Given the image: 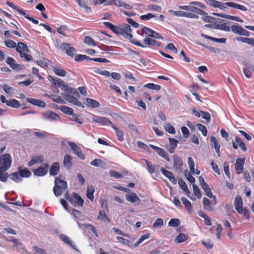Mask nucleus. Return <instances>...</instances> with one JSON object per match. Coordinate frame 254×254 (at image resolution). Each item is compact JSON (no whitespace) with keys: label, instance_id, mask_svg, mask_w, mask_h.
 <instances>
[{"label":"nucleus","instance_id":"obj_1","mask_svg":"<svg viewBox=\"0 0 254 254\" xmlns=\"http://www.w3.org/2000/svg\"><path fill=\"white\" fill-rule=\"evenodd\" d=\"M235 208L237 212L246 217H248L249 212L247 209L243 207V200L240 195H237L234 202Z\"/></svg>","mask_w":254,"mask_h":254},{"label":"nucleus","instance_id":"obj_2","mask_svg":"<svg viewBox=\"0 0 254 254\" xmlns=\"http://www.w3.org/2000/svg\"><path fill=\"white\" fill-rule=\"evenodd\" d=\"M55 184L53 191L55 195L58 196L61 195L66 190L67 183L65 181L56 178L55 180Z\"/></svg>","mask_w":254,"mask_h":254},{"label":"nucleus","instance_id":"obj_3","mask_svg":"<svg viewBox=\"0 0 254 254\" xmlns=\"http://www.w3.org/2000/svg\"><path fill=\"white\" fill-rule=\"evenodd\" d=\"M115 30L116 34L122 35L127 39H131L132 37L130 26L127 24H125L118 27Z\"/></svg>","mask_w":254,"mask_h":254},{"label":"nucleus","instance_id":"obj_4","mask_svg":"<svg viewBox=\"0 0 254 254\" xmlns=\"http://www.w3.org/2000/svg\"><path fill=\"white\" fill-rule=\"evenodd\" d=\"M12 159L9 154H4L0 156V167L4 170H8L11 165Z\"/></svg>","mask_w":254,"mask_h":254},{"label":"nucleus","instance_id":"obj_5","mask_svg":"<svg viewBox=\"0 0 254 254\" xmlns=\"http://www.w3.org/2000/svg\"><path fill=\"white\" fill-rule=\"evenodd\" d=\"M55 46L57 48H60L63 52H65L69 56L73 57L76 52L75 48L71 46L70 44L63 43L60 46L57 43L55 44Z\"/></svg>","mask_w":254,"mask_h":254},{"label":"nucleus","instance_id":"obj_6","mask_svg":"<svg viewBox=\"0 0 254 254\" xmlns=\"http://www.w3.org/2000/svg\"><path fill=\"white\" fill-rule=\"evenodd\" d=\"M42 118L45 120L50 121H58L60 120L59 116L52 111H46L42 113Z\"/></svg>","mask_w":254,"mask_h":254},{"label":"nucleus","instance_id":"obj_7","mask_svg":"<svg viewBox=\"0 0 254 254\" xmlns=\"http://www.w3.org/2000/svg\"><path fill=\"white\" fill-rule=\"evenodd\" d=\"M179 7L181 9L194 12L200 15H205L207 14V12L200 9V8L190 4L188 5L180 6Z\"/></svg>","mask_w":254,"mask_h":254},{"label":"nucleus","instance_id":"obj_8","mask_svg":"<svg viewBox=\"0 0 254 254\" xmlns=\"http://www.w3.org/2000/svg\"><path fill=\"white\" fill-rule=\"evenodd\" d=\"M61 95L68 102L78 107H83L82 103L76 98L70 95V93L64 92L62 93Z\"/></svg>","mask_w":254,"mask_h":254},{"label":"nucleus","instance_id":"obj_9","mask_svg":"<svg viewBox=\"0 0 254 254\" xmlns=\"http://www.w3.org/2000/svg\"><path fill=\"white\" fill-rule=\"evenodd\" d=\"M67 144L79 158L82 160L85 159V156L82 153L81 149L79 146H78L75 143L72 141H68Z\"/></svg>","mask_w":254,"mask_h":254},{"label":"nucleus","instance_id":"obj_10","mask_svg":"<svg viewBox=\"0 0 254 254\" xmlns=\"http://www.w3.org/2000/svg\"><path fill=\"white\" fill-rule=\"evenodd\" d=\"M92 119L94 122L102 124L104 126L111 125L112 127L114 125L110 120L104 117L93 116Z\"/></svg>","mask_w":254,"mask_h":254},{"label":"nucleus","instance_id":"obj_11","mask_svg":"<svg viewBox=\"0 0 254 254\" xmlns=\"http://www.w3.org/2000/svg\"><path fill=\"white\" fill-rule=\"evenodd\" d=\"M206 3L214 8H219L221 10H223L226 8V2L223 3L222 2L217 1L216 0H206Z\"/></svg>","mask_w":254,"mask_h":254},{"label":"nucleus","instance_id":"obj_12","mask_svg":"<svg viewBox=\"0 0 254 254\" xmlns=\"http://www.w3.org/2000/svg\"><path fill=\"white\" fill-rule=\"evenodd\" d=\"M142 33L143 35L146 36H149L156 39L162 38L161 36H160L158 33L146 27H143Z\"/></svg>","mask_w":254,"mask_h":254},{"label":"nucleus","instance_id":"obj_13","mask_svg":"<svg viewBox=\"0 0 254 254\" xmlns=\"http://www.w3.org/2000/svg\"><path fill=\"white\" fill-rule=\"evenodd\" d=\"M48 168V164L47 163H45L41 167L35 169L34 171V174L37 176H43L47 173Z\"/></svg>","mask_w":254,"mask_h":254},{"label":"nucleus","instance_id":"obj_14","mask_svg":"<svg viewBox=\"0 0 254 254\" xmlns=\"http://www.w3.org/2000/svg\"><path fill=\"white\" fill-rule=\"evenodd\" d=\"M150 147L155 150L157 153L167 161H169L170 158L168 154L166 153V152L163 150L162 148L156 146L152 144L149 145Z\"/></svg>","mask_w":254,"mask_h":254},{"label":"nucleus","instance_id":"obj_15","mask_svg":"<svg viewBox=\"0 0 254 254\" xmlns=\"http://www.w3.org/2000/svg\"><path fill=\"white\" fill-rule=\"evenodd\" d=\"M60 170V164L59 162H56L53 163L50 168L49 174L51 176L57 175Z\"/></svg>","mask_w":254,"mask_h":254},{"label":"nucleus","instance_id":"obj_16","mask_svg":"<svg viewBox=\"0 0 254 254\" xmlns=\"http://www.w3.org/2000/svg\"><path fill=\"white\" fill-rule=\"evenodd\" d=\"M125 197L127 201L131 203L139 202L140 201V198L134 192L126 194Z\"/></svg>","mask_w":254,"mask_h":254},{"label":"nucleus","instance_id":"obj_17","mask_svg":"<svg viewBox=\"0 0 254 254\" xmlns=\"http://www.w3.org/2000/svg\"><path fill=\"white\" fill-rule=\"evenodd\" d=\"M245 159L242 158H238L236 160L235 164V169L238 174L242 173L244 169Z\"/></svg>","mask_w":254,"mask_h":254},{"label":"nucleus","instance_id":"obj_18","mask_svg":"<svg viewBox=\"0 0 254 254\" xmlns=\"http://www.w3.org/2000/svg\"><path fill=\"white\" fill-rule=\"evenodd\" d=\"M147 165V170L150 174H152L157 172L159 170V165H152L147 160H144Z\"/></svg>","mask_w":254,"mask_h":254},{"label":"nucleus","instance_id":"obj_19","mask_svg":"<svg viewBox=\"0 0 254 254\" xmlns=\"http://www.w3.org/2000/svg\"><path fill=\"white\" fill-rule=\"evenodd\" d=\"M6 62L10 67L14 70H18L21 68V65L16 64L15 60L11 57H7Z\"/></svg>","mask_w":254,"mask_h":254},{"label":"nucleus","instance_id":"obj_20","mask_svg":"<svg viewBox=\"0 0 254 254\" xmlns=\"http://www.w3.org/2000/svg\"><path fill=\"white\" fill-rule=\"evenodd\" d=\"M169 141L170 146L168 148V150L170 153H173L175 152L179 141L177 139L171 137L169 138Z\"/></svg>","mask_w":254,"mask_h":254},{"label":"nucleus","instance_id":"obj_21","mask_svg":"<svg viewBox=\"0 0 254 254\" xmlns=\"http://www.w3.org/2000/svg\"><path fill=\"white\" fill-rule=\"evenodd\" d=\"M161 171L162 173L165 176L167 177L169 179L170 181L173 184H176L177 183V181L174 176L173 174L171 172L163 168L161 169Z\"/></svg>","mask_w":254,"mask_h":254},{"label":"nucleus","instance_id":"obj_22","mask_svg":"<svg viewBox=\"0 0 254 254\" xmlns=\"http://www.w3.org/2000/svg\"><path fill=\"white\" fill-rule=\"evenodd\" d=\"M27 102L31 103L34 105L40 107H45L46 105V104L43 102V101L36 99L32 98H26Z\"/></svg>","mask_w":254,"mask_h":254},{"label":"nucleus","instance_id":"obj_23","mask_svg":"<svg viewBox=\"0 0 254 254\" xmlns=\"http://www.w3.org/2000/svg\"><path fill=\"white\" fill-rule=\"evenodd\" d=\"M72 158L70 155L65 154L63 161L64 166L66 168H70L72 165Z\"/></svg>","mask_w":254,"mask_h":254},{"label":"nucleus","instance_id":"obj_24","mask_svg":"<svg viewBox=\"0 0 254 254\" xmlns=\"http://www.w3.org/2000/svg\"><path fill=\"white\" fill-rule=\"evenodd\" d=\"M16 51L20 54L24 52H29L28 46L23 43L18 42L16 47Z\"/></svg>","mask_w":254,"mask_h":254},{"label":"nucleus","instance_id":"obj_25","mask_svg":"<svg viewBox=\"0 0 254 254\" xmlns=\"http://www.w3.org/2000/svg\"><path fill=\"white\" fill-rule=\"evenodd\" d=\"M77 224H78V226L79 228H80L81 229H82L83 227L87 228L89 230L91 231L96 236L98 237V234L97 233L96 228H95V227L93 225H92L91 224H79L78 222H77Z\"/></svg>","mask_w":254,"mask_h":254},{"label":"nucleus","instance_id":"obj_26","mask_svg":"<svg viewBox=\"0 0 254 254\" xmlns=\"http://www.w3.org/2000/svg\"><path fill=\"white\" fill-rule=\"evenodd\" d=\"M226 5L228 6L236 8L244 11H246L248 10V8L245 6L233 2H226Z\"/></svg>","mask_w":254,"mask_h":254},{"label":"nucleus","instance_id":"obj_27","mask_svg":"<svg viewBox=\"0 0 254 254\" xmlns=\"http://www.w3.org/2000/svg\"><path fill=\"white\" fill-rule=\"evenodd\" d=\"M189 239V236L183 233H180L175 239V242L177 244L185 242Z\"/></svg>","mask_w":254,"mask_h":254},{"label":"nucleus","instance_id":"obj_28","mask_svg":"<svg viewBox=\"0 0 254 254\" xmlns=\"http://www.w3.org/2000/svg\"><path fill=\"white\" fill-rule=\"evenodd\" d=\"M143 42L144 44L151 47L160 46V44L157 41L150 38H145L143 40Z\"/></svg>","mask_w":254,"mask_h":254},{"label":"nucleus","instance_id":"obj_29","mask_svg":"<svg viewBox=\"0 0 254 254\" xmlns=\"http://www.w3.org/2000/svg\"><path fill=\"white\" fill-rule=\"evenodd\" d=\"M97 219L100 221H104L105 222L109 223L110 222V219L106 215L105 210H100L99 212V214L97 217Z\"/></svg>","mask_w":254,"mask_h":254},{"label":"nucleus","instance_id":"obj_30","mask_svg":"<svg viewBox=\"0 0 254 254\" xmlns=\"http://www.w3.org/2000/svg\"><path fill=\"white\" fill-rule=\"evenodd\" d=\"M203 190H204L206 195L210 198L213 197L214 199V204H215L216 203V197L214 195H213L212 192L209 188L208 185L207 184L206 185H204V186L201 187Z\"/></svg>","mask_w":254,"mask_h":254},{"label":"nucleus","instance_id":"obj_31","mask_svg":"<svg viewBox=\"0 0 254 254\" xmlns=\"http://www.w3.org/2000/svg\"><path fill=\"white\" fill-rule=\"evenodd\" d=\"M60 238L61 240L64 241L66 244L69 245L74 250H77L76 246L72 243L70 241L69 238L65 235H61Z\"/></svg>","mask_w":254,"mask_h":254},{"label":"nucleus","instance_id":"obj_32","mask_svg":"<svg viewBox=\"0 0 254 254\" xmlns=\"http://www.w3.org/2000/svg\"><path fill=\"white\" fill-rule=\"evenodd\" d=\"M43 160V158L42 156H33L31 161L28 163V166L31 167L34 164L42 162Z\"/></svg>","mask_w":254,"mask_h":254},{"label":"nucleus","instance_id":"obj_33","mask_svg":"<svg viewBox=\"0 0 254 254\" xmlns=\"http://www.w3.org/2000/svg\"><path fill=\"white\" fill-rule=\"evenodd\" d=\"M202 203L203 208L209 211L213 210V207L211 205L210 201L208 198L204 197L202 200Z\"/></svg>","mask_w":254,"mask_h":254},{"label":"nucleus","instance_id":"obj_34","mask_svg":"<svg viewBox=\"0 0 254 254\" xmlns=\"http://www.w3.org/2000/svg\"><path fill=\"white\" fill-rule=\"evenodd\" d=\"M86 102L87 105L92 108H98L100 106V104L97 101L91 98H86Z\"/></svg>","mask_w":254,"mask_h":254},{"label":"nucleus","instance_id":"obj_35","mask_svg":"<svg viewBox=\"0 0 254 254\" xmlns=\"http://www.w3.org/2000/svg\"><path fill=\"white\" fill-rule=\"evenodd\" d=\"M94 191L95 190L93 186L88 187L86 192V196L91 201H93L94 200L93 193Z\"/></svg>","mask_w":254,"mask_h":254},{"label":"nucleus","instance_id":"obj_36","mask_svg":"<svg viewBox=\"0 0 254 254\" xmlns=\"http://www.w3.org/2000/svg\"><path fill=\"white\" fill-rule=\"evenodd\" d=\"M6 105L12 108H18L20 107V103L16 99H10L6 102Z\"/></svg>","mask_w":254,"mask_h":254},{"label":"nucleus","instance_id":"obj_37","mask_svg":"<svg viewBox=\"0 0 254 254\" xmlns=\"http://www.w3.org/2000/svg\"><path fill=\"white\" fill-rule=\"evenodd\" d=\"M173 161H174V167L177 169L181 168V167L182 165V161L180 159V158L179 157L176 155H173Z\"/></svg>","mask_w":254,"mask_h":254},{"label":"nucleus","instance_id":"obj_38","mask_svg":"<svg viewBox=\"0 0 254 254\" xmlns=\"http://www.w3.org/2000/svg\"><path fill=\"white\" fill-rule=\"evenodd\" d=\"M53 71L56 75L60 76L63 77L66 74L65 71L57 66H54L53 67Z\"/></svg>","mask_w":254,"mask_h":254},{"label":"nucleus","instance_id":"obj_39","mask_svg":"<svg viewBox=\"0 0 254 254\" xmlns=\"http://www.w3.org/2000/svg\"><path fill=\"white\" fill-rule=\"evenodd\" d=\"M7 170H4V169L0 167V181L2 182H5L7 181L8 176L6 171Z\"/></svg>","mask_w":254,"mask_h":254},{"label":"nucleus","instance_id":"obj_40","mask_svg":"<svg viewBox=\"0 0 254 254\" xmlns=\"http://www.w3.org/2000/svg\"><path fill=\"white\" fill-rule=\"evenodd\" d=\"M48 78L49 79V80H52L54 82V84L59 87L62 86V85H63V84L64 83L63 80L58 77H53L51 75H48Z\"/></svg>","mask_w":254,"mask_h":254},{"label":"nucleus","instance_id":"obj_41","mask_svg":"<svg viewBox=\"0 0 254 254\" xmlns=\"http://www.w3.org/2000/svg\"><path fill=\"white\" fill-rule=\"evenodd\" d=\"M9 176L10 178L15 182L18 183L22 181V178L18 171L15 173L10 174Z\"/></svg>","mask_w":254,"mask_h":254},{"label":"nucleus","instance_id":"obj_42","mask_svg":"<svg viewBox=\"0 0 254 254\" xmlns=\"http://www.w3.org/2000/svg\"><path fill=\"white\" fill-rule=\"evenodd\" d=\"M18 172L20 173L21 178L22 177H29L31 175V173L26 169H21L20 167L18 169Z\"/></svg>","mask_w":254,"mask_h":254},{"label":"nucleus","instance_id":"obj_43","mask_svg":"<svg viewBox=\"0 0 254 254\" xmlns=\"http://www.w3.org/2000/svg\"><path fill=\"white\" fill-rule=\"evenodd\" d=\"M59 109L63 113L68 115H71L73 113V109L66 106H62Z\"/></svg>","mask_w":254,"mask_h":254},{"label":"nucleus","instance_id":"obj_44","mask_svg":"<svg viewBox=\"0 0 254 254\" xmlns=\"http://www.w3.org/2000/svg\"><path fill=\"white\" fill-rule=\"evenodd\" d=\"M179 185L181 188L183 190V191L187 194H189L190 193V191L188 188V186L184 181L182 180H180L179 181Z\"/></svg>","mask_w":254,"mask_h":254},{"label":"nucleus","instance_id":"obj_45","mask_svg":"<svg viewBox=\"0 0 254 254\" xmlns=\"http://www.w3.org/2000/svg\"><path fill=\"white\" fill-rule=\"evenodd\" d=\"M235 140H236V142L239 144V146L243 151L245 152L247 151V148L245 143L239 137L236 136L235 137Z\"/></svg>","mask_w":254,"mask_h":254},{"label":"nucleus","instance_id":"obj_46","mask_svg":"<svg viewBox=\"0 0 254 254\" xmlns=\"http://www.w3.org/2000/svg\"><path fill=\"white\" fill-rule=\"evenodd\" d=\"M6 4L8 6L13 8L14 10H16L19 13L23 15H25L26 13L23 10L19 9L17 6H15L14 4L10 1H6Z\"/></svg>","mask_w":254,"mask_h":254},{"label":"nucleus","instance_id":"obj_47","mask_svg":"<svg viewBox=\"0 0 254 254\" xmlns=\"http://www.w3.org/2000/svg\"><path fill=\"white\" fill-rule=\"evenodd\" d=\"M182 200L187 209L190 212L192 209L190 202L185 197H182Z\"/></svg>","mask_w":254,"mask_h":254},{"label":"nucleus","instance_id":"obj_48","mask_svg":"<svg viewBox=\"0 0 254 254\" xmlns=\"http://www.w3.org/2000/svg\"><path fill=\"white\" fill-rule=\"evenodd\" d=\"M188 165L190 169V172L192 174H194V162L191 157L188 158Z\"/></svg>","mask_w":254,"mask_h":254},{"label":"nucleus","instance_id":"obj_49","mask_svg":"<svg viewBox=\"0 0 254 254\" xmlns=\"http://www.w3.org/2000/svg\"><path fill=\"white\" fill-rule=\"evenodd\" d=\"M144 87L148 88L154 90H159L161 89V86L158 84L150 83L144 85Z\"/></svg>","mask_w":254,"mask_h":254},{"label":"nucleus","instance_id":"obj_50","mask_svg":"<svg viewBox=\"0 0 254 254\" xmlns=\"http://www.w3.org/2000/svg\"><path fill=\"white\" fill-rule=\"evenodd\" d=\"M196 127L201 132L202 134L204 136H206L207 134V130L205 126L200 124H197L196 125Z\"/></svg>","mask_w":254,"mask_h":254},{"label":"nucleus","instance_id":"obj_51","mask_svg":"<svg viewBox=\"0 0 254 254\" xmlns=\"http://www.w3.org/2000/svg\"><path fill=\"white\" fill-rule=\"evenodd\" d=\"M185 176L186 179L191 184H194L195 182V178L191 175V173L189 172L188 171H185Z\"/></svg>","mask_w":254,"mask_h":254},{"label":"nucleus","instance_id":"obj_52","mask_svg":"<svg viewBox=\"0 0 254 254\" xmlns=\"http://www.w3.org/2000/svg\"><path fill=\"white\" fill-rule=\"evenodd\" d=\"M181 224L180 220L177 218H172L169 222V225L171 227H177Z\"/></svg>","mask_w":254,"mask_h":254},{"label":"nucleus","instance_id":"obj_53","mask_svg":"<svg viewBox=\"0 0 254 254\" xmlns=\"http://www.w3.org/2000/svg\"><path fill=\"white\" fill-rule=\"evenodd\" d=\"M190 4L192 6L195 5L202 9L206 8V5L203 3L199 1H192L190 2Z\"/></svg>","mask_w":254,"mask_h":254},{"label":"nucleus","instance_id":"obj_54","mask_svg":"<svg viewBox=\"0 0 254 254\" xmlns=\"http://www.w3.org/2000/svg\"><path fill=\"white\" fill-rule=\"evenodd\" d=\"M112 127L114 128L115 131L116 132L117 135L118 136V139L120 141H123L124 140V133L122 130H119L114 125L112 126Z\"/></svg>","mask_w":254,"mask_h":254},{"label":"nucleus","instance_id":"obj_55","mask_svg":"<svg viewBox=\"0 0 254 254\" xmlns=\"http://www.w3.org/2000/svg\"><path fill=\"white\" fill-rule=\"evenodd\" d=\"M164 128L169 133L175 134L176 133L175 128L170 124L165 125Z\"/></svg>","mask_w":254,"mask_h":254},{"label":"nucleus","instance_id":"obj_56","mask_svg":"<svg viewBox=\"0 0 254 254\" xmlns=\"http://www.w3.org/2000/svg\"><path fill=\"white\" fill-rule=\"evenodd\" d=\"M84 42L89 46H95L96 45L94 39L89 36H86L84 38Z\"/></svg>","mask_w":254,"mask_h":254},{"label":"nucleus","instance_id":"obj_57","mask_svg":"<svg viewBox=\"0 0 254 254\" xmlns=\"http://www.w3.org/2000/svg\"><path fill=\"white\" fill-rule=\"evenodd\" d=\"M4 45L8 48H14L16 47V43L11 40H7L4 41Z\"/></svg>","mask_w":254,"mask_h":254},{"label":"nucleus","instance_id":"obj_58","mask_svg":"<svg viewBox=\"0 0 254 254\" xmlns=\"http://www.w3.org/2000/svg\"><path fill=\"white\" fill-rule=\"evenodd\" d=\"M192 187H193V191L194 195L198 198H200L201 195V193H200V190H199L198 187L194 184L192 185Z\"/></svg>","mask_w":254,"mask_h":254},{"label":"nucleus","instance_id":"obj_59","mask_svg":"<svg viewBox=\"0 0 254 254\" xmlns=\"http://www.w3.org/2000/svg\"><path fill=\"white\" fill-rule=\"evenodd\" d=\"M168 12L172 15L179 17H184V11H175L173 10H169Z\"/></svg>","mask_w":254,"mask_h":254},{"label":"nucleus","instance_id":"obj_60","mask_svg":"<svg viewBox=\"0 0 254 254\" xmlns=\"http://www.w3.org/2000/svg\"><path fill=\"white\" fill-rule=\"evenodd\" d=\"M28 52H24L20 54V57L24 59V60L27 62L30 61L32 59V56L28 54Z\"/></svg>","mask_w":254,"mask_h":254},{"label":"nucleus","instance_id":"obj_61","mask_svg":"<svg viewBox=\"0 0 254 254\" xmlns=\"http://www.w3.org/2000/svg\"><path fill=\"white\" fill-rule=\"evenodd\" d=\"M90 58L89 57L86 56V55H77L75 57V60L77 62L82 61L84 60H90Z\"/></svg>","mask_w":254,"mask_h":254},{"label":"nucleus","instance_id":"obj_62","mask_svg":"<svg viewBox=\"0 0 254 254\" xmlns=\"http://www.w3.org/2000/svg\"><path fill=\"white\" fill-rule=\"evenodd\" d=\"M2 89L8 94H11L13 93L14 89L13 88L9 87L6 84H4L2 86Z\"/></svg>","mask_w":254,"mask_h":254},{"label":"nucleus","instance_id":"obj_63","mask_svg":"<svg viewBox=\"0 0 254 254\" xmlns=\"http://www.w3.org/2000/svg\"><path fill=\"white\" fill-rule=\"evenodd\" d=\"M67 30V28L65 25H62L59 28L57 29V32L64 36L66 37V35H65V31Z\"/></svg>","mask_w":254,"mask_h":254},{"label":"nucleus","instance_id":"obj_64","mask_svg":"<svg viewBox=\"0 0 254 254\" xmlns=\"http://www.w3.org/2000/svg\"><path fill=\"white\" fill-rule=\"evenodd\" d=\"M164 225V222L162 219L157 218L153 224V227L154 228L161 227Z\"/></svg>","mask_w":254,"mask_h":254}]
</instances>
